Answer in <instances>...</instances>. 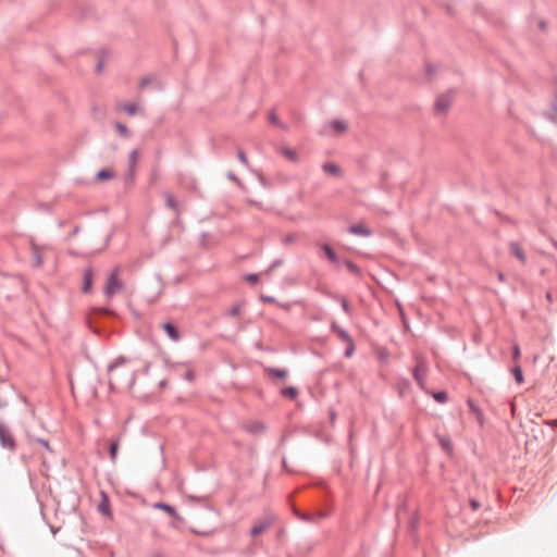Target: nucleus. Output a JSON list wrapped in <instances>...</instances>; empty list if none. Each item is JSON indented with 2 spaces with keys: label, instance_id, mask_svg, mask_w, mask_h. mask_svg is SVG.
Here are the masks:
<instances>
[{
  "label": "nucleus",
  "instance_id": "f257e3e1",
  "mask_svg": "<svg viewBox=\"0 0 557 557\" xmlns=\"http://www.w3.org/2000/svg\"><path fill=\"white\" fill-rule=\"evenodd\" d=\"M120 270V267L114 268L103 287V294L109 299L123 288V283L119 280Z\"/></svg>",
  "mask_w": 557,
  "mask_h": 557
},
{
  "label": "nucleus",
  "instance_id": "f03ea898",
  "mask_svg": "<svg viewBox=\"0 0 557 557\" xmlns=\"http://www.w3.org/2000/svg\"><path fill=\"white\" fill-rule=\"evenodd\" d=\"M0 445L4 449L15 450L16 443L10 430L0 422Z\"/></svg>",
  "mask_w": 557,
  "mask_h": 557
},
{
  "label": "nucleus",
  "instance_id": "7ed1b4c3",
  "mask_svg": "<svg viewBox=\"0 0 557 557\" xmlns=\"http://www.w3.org/2000/svg\"><path fill=\"white\" fill-rule=\"evenodd\" d=\"M454 101V94L451 91L440 95L435 101V109L438 113H445Z\"/></svg>",
  "mask_w": 557,
  "mask_h": 557
},
{
  "label": "nucleus",
  "instance_id": "20e7f679",
  "mask_svg": "<svg viewBox=\"0 0 557 557\" xmlns=\"http://www.w3.org/2000/svg\"><path fill=\"white\" fill-rule=\"evenodd\" d=\"M273 523V519L270 517H267L262 520H260L252 529L250 530L251 536H257L261 533H263L265 530H268Z\"/></svg>",
  "mask_w": 557,
  "mask_h": 557
},
{
  "label": "nucleus",
  "instance_id": "39448f33",
  "mask_svg": "<svg viewBox=\"0 0 557 557\" xmlns=\"http://www.w3.org/2000/svg\"><path fill=\"white\" fill-rule=\"evenodd\" d=\"M348 230L351 234L363 237L370 236L372 233L371 230L363 224L351 225Z\"/></svg>",
  "mask_w": 557,
  "mask_h": 557
},
{
  "label": "nucleus",
  "instance_id": "423d86ee",
  "mask_svg": "<svg viewBox=\"0 0 557 557\" xmlns=\"http://www.w3.org/2000/svg\"><path fill=\"white\" fill-rule=\"evenodd\" d=\"M92 281H94V272H92V269L88 268L84 271V283H83V288H82L84 293L90 292Z\"/></svg>",
  "mask_w": 557,
  "mask_h": 557
},
{
  "label": "nucleus",
  "instance_id": "0eeeda50",
  "mask_svg": "<svg viewBox=\"0 0 557 557\" xmlns=\"http://www.w3.org/2000/svg\"><path fill=\"white\" fill-rule=\"evenodd\" d=\"M162 329L172 341L177 342L180 339V333L172 323H163Z\"/></svg>",
  "mask_w": 557,
  "mask_h": 557
},
{
  "label": "nucleus",
  "instance_id": "6e6552de",
  "mask_svg": "<svg viewBox=\"0 0 557 557\" xmlns=\"http://www.w3.org/2000/svg\"><path fill=\"white\" fill-rule=\"evenodd\" d=\"M425 372H426V369H425L424 363L419 362L414 369V377L421 386H423V383H424Z\"/></svg>",
  "mask_w": 557,
  "mask_h": 557
},
{
  "label": "nucleus",
  "instance_id": "1a4fd4ad",
  "mask_svg": "<svg viewBox=\"0 0 557 557\" xmlns=\"http://www.w3.org/2000/svg\"><path fill=\"white\" fill-rule=\"evenodd\" d=\"M510 252L517 258L519 259L522 263L525 262V253L523 251V249L521 248V246L517 243H511L510 244Z\"/></svg>",
  "mask_w": 557,
  "mask_h": 557
},
{
  "label": "nucleus",
  "instance_id": "9d476101",
  "mask_svg": "<svg viewBox=\"0 0 557 557\" xmlns=\"http://www.w3.org/2000/svg\"><path fill=\"white\" fill-rule=\"evenodd\" d=\"M332 330L334 333L337 334V336L345 343H350L351 337L349 336V334L342 327H339L336 323H333L332 324Z\"/></svg>",
  "mask_w": 557,
  "mask_h": 557
},
{
  "label": "nucleus",
  "instance_id": "9b49d317",
  "mask_svg": "<svg viewBox=\"0 0 557 557\" xmlns=\"http://www.w3.org/2000/svg\"><path fill=\"white\" fill-rule=\"evenodd\" d=\"M125 362V359L123 357L117 358L112 364L109 366V373H110V382L115 379L116 370L120 366H122Z\"/></svg>",
  "mask_w": 557,
  "mask_h": 557
},
{
  "label": "nucleus",
  "instance_id": "f8f14e48",
  "mask_svg": "<svg viewBox=\"0 0 557 557\" xmlns=\"http://www.w3.org/2000/svg\"><path fill=\"white\" fill-rule=\"evenodd\" d=\"M137 159H138V151L137 150H133L131 153H129V157H128V163H129V170H128V175L131 177L134 176V172H135V166H136V163H137Z\"/></svg>",
  "mask_w": 557,
  "mask_h": 557
},
{
  "label": "nucleus",
  "instance_id": "ddd939ff",
  "mask_svg": "<svg viewBox=\"0 0 557 557\" xmlns=\"http://www.w3.org/2000/svg\"><path fill=\"white\" fill-rule=\"evenodd\" d=\"M331 127L336 133H344L347 129V123L345 121H343V120H334V121L331 122Z\"/></svg>",
  "mask_w": 557,
  "mask_h": 557
},
{
  "label": "nucleus",
  "instance_id": "4468645a",
  "mask_svg": "<svg viewBox=\"0 0 557 557\" xmlns=\"http://www.w3.org/2000/svg\"><path fill=\"white\" fill-rule=\"evenodd\" d=\"M121 109L128 115H135L138 112V104L136 102L123 103Z\"/></svg>",
  "mask_w": 557,
  "mask_h": 557
},
{
  "label": "nucleus",
  "instance_id": "2eb2a0df",
  "mask_svg": "<svg viewBox=\"0 0 557 557\" xmlns=\"http://www.w3.org/2000/svg\"><path fill=\"white\" fill-rule=\"evenodd\" d=\"M156 508H159V509H162L164 510L165 512H168L170 516L176 518L177 517V512L176 510L174 509V507L168 505V504H164V503H157L154 505Z\"/></svg>",
  "mask_w": 557,
  "mask_h": 557
},
{
  "label": "nucleus",
  "instance_id": "dca6fc26",
  "mask_svg": "<svg viewBox=\"0 0 557 557\" xmlns=\"http://www.w3.org/2000/svg\"><path fill=\"white\" fill-rule=\"evenodd\" d=\"M282 153H283V156L286 159H288V160H290L293 162H297L298 161L297 152L295 150L290 149V148H287V147L282 148Z\"/></svg>",
  "mask_w": 557,
  "mask_h": 557
},
{
  "label": "nucleus",
  "instance_id": "f3484780",
  "mask_svg": "<svg viewBox=\"0 0 557 557\" xmlns=\"http://www.w3.org/2000/svg\"><path fill=\"white\" fill-rule=\"evenodd\" d=\"M438 440H440V444H441L442 448L446 453L451 454L453 453V444H451L450 440L445 436H441Z\"/></svg>",
  "mask_w": 557,
  "mask_h": 557
},
{
  "label": "nucleus",
  "instance_id": "a211bd4d",
  "mask_svg": "<svg viewBox=\"0 0 557 557\" xmlns=\"http://www.w3.org/2000/svg\"><path fill=\"white\" fill-rule=\"evenodd\" d=\"M102 496H103V499L102 502L99 504L98 508H99V511L106 516H109L110 515V510H109V499L108 497L106 496V494L102 493Z\"/></svg>",
  "mask_w": 557,
  "mask_h": 557
},
{
  "label": "nucleus",
  "instance_id": "6ab92c4d",
  "mask_svg": "<svg viewBox=\"0 0 557 557\" xmlns=\"http://www.w3.org/2000/svg\"><path fill=\"white\" fill-rule=\"evenodd\" d=\"M323 170L331 174V175H338L339 174V168L334 163H324Z\"/></svg>",
  "mask_w": 557,
  "mask_h": 557
},
{
  "label": "nucleus",
  "instance_id": "aec40b11",
  "mask_svg": "<svg viewBox=\"0 0 557 557\" xmlns=\"http://www.w3.org/2000/svg\"><path fill=\"white\" fill-rule=\"evenodd\" d=\"M159 88L160 87V84L159 82L152 77V76H147V77H144L141 81H140V88H145L146 86H148L149 84H152Z\"/></svg>",
  "mask_w": 557,
  "mask_h": 557
},
{
  "label": "nucleus",
  "instance_id": "412c9836",
  "mask_svg": "<svg viewBox=\"0 0 557 557\" xmlns=\"http://www.w3.org/2000/svg\"><path fill=\"white\" fill-rule=\"evenodd\" d=\"M119 441H112L110 444V458L114 462L117 456Z\"/></svg>",
  "mask_w": 557,
  "mask_h": 557
},
{
  "label": "nucleus",
  "instance_id": "4be33fe9",
  "mask_svg": "<svg viewBox=\"0 0 557 557\" xmlns=\"http://www.w3.org/2000/svg\"><path fill=\"white\" fill-rule=\"evenodd\" d=\"M323 250L325 252V255L327 256V258L332 261V262H336L337 261V257L334 252V250L332 249V247L327 244L323 245Z\"/></svg>",
  "mask_w": 557,
  "mask_h": 557
},
{
  "label": "nucleus",
  "instance_id": "5701e85b",
  "mask_svg": "<svg viewBox=\"0 0 557 557\" xmlns=\"http://www.w3.org/2000/svg\"><path fill=\"white\" fill-rule=\"evenodd\" d=\"M298 392L295 387H285L283 391H282V395L285 396V397H288L290 399H294L296 398Z\"/></svg>",
  "mask_w": 557,
  "mask_h": 557
},
{
  "label": "nucleus",
  "instance_id": "b1692460",
  "mask_svg": "<svg viewBox=\"0 0 557 557\" xmlns=\"http://www.w3.org/2000/svg\"><path fill=\"white\" fill-rule=\"evenodd\" d=\"M512 373L515 375L516 381L519 384H522L524 382L523 373L520 366H516L512 370Z\"/></svg>",
  "mask_w": 557,
  "mask_h": 557
},
{
  "label": "nucleus",
  "instance_id": "393cba45",
  "mask_svg": "<svg viewBox=\"0 0 557 557\" xmlns=\"http://www.w3.org/2000/svg\"><path fill=\"white\" fill-rule=\"evenodd\" d=\"M469 406H470L471 411L475 414L478 421L482 424L483 423V414H482L481 410L472 401H469Z\"/></svg>",
  "mask_w": 557,
  "mask_h": 557
},
{
  "label": "nucleus",
  "instance_id": "a878e982",
  "mask_svg": "<svg viewBox=\"0 0 557 557\" xmlns=\"http://www.w3.org/2000/svg\"><path fill=\"white\" fill-rule=\"evenodd\" d=\"M469 406H470L471 411L475 414L478 421L482 424L483 423V414H482L481 410L472 401H469Z\"/></svg>",
  "mask_w": 557,
  "mask_h": 557
},
{
  "label": "nucleus",
  "instance_id": "bb28decb",
  "mask_svg": "<svg viewBox=\"0 0 557 557\" xmlns=\"http://www.w3.org/2000/svg\"><path fill=\"white\" fill-rule=\"evenodd\" d=\"M165 201H166V205H168L169 208H171L172 210H176L177 202H176L175 198L172 195L166 194L165 195Z\"/></svg>",
  "mask_w": 557,
  "mask_h": 557
},
{
  "label": "nucleus",
  "instance_id": "cd10ccee",
  "mask_svg": "<svg viewBox=\"0 0 557 557\" xmlns=\"http://www.w3.org/2000/svg\"><path fill=\"white\" fill-rule=\"evenodd\" d=\"M113 175V173L110 171V170H100L98 173H97V178L99 180H108V178H111Z\"/></svg>",
  "mask_w": 557,
  "mask_h": 557
},
{
  "label": "nucleus",
  "instance_id": "c85d7f7f",
  "mask_svg": "<svg viewBox=\"0 0 557 557\" xmlns=\"http://www.w3.org/2000/svg\"><path fill=\"white\" fill-rule=\"evenodd\" d=\"M270 373L275 376V377H280V379H283L286 376V371L283 370V369H276V368H272L269 370Z\"/></svg>",
  "mask_w": 557,
  "mask_h": 557
},
{
  "label": "nucleus",
  "instance_id": "c756f323",
  "mask_svg": "<svg viewBox=\"0 0 557 557\" xmlns=\"http://www.w3.org/2000/svg\"><path fill=\"white\" fill-rule=\"evenodd\" d=\"M346 344H347V347L345 350V357L349 358L352 356V354L355 351V345H354L352 341H350V343H346Z\"/></svg>",
  "mask_w": 557,
  "mask_h": 557
},
{
  "label": "nucleus",
  "instance_id": "7c9ffc66",
  "mask_svg": "<svg viewBox=\"0 0 557 557\" xmlns=\"http://www.w3.org/2000/svg\"><path fill=\"white\" fill-rule=\"evenodd\" d=\"M520 355H521V351H520V348L517 344L513 345L512 347V358L515 361H518L519 358H520Z\"/></svg>",
  "mask_w": 557,
  "mask_h": 557
},
{
  "label": "nucleus",
  "instance_id": "2f4dec72",
  "mask_svg": "<svg viewBox=\"0 0 557 557\" xmlns=\"http://www.w3.org/2000/svg\"><path fill=\"white\" fill-rule=\"evenodd\" d=\"M240 310H242V307L240 305H235L232 307V309L230 310V314L232 317H237L239 313H240Z\"/></svg>",
  "mask_w": 557,
  "mask_h": 557
},
{
  "label": "nucleus",
  "instance_id": "473e14b6",
  "mask_svg": "<svg viewBox=\"0 0 557 557\" xmlns=\"http://www.w3.org/2000/svg\"><path fill=\"white\" fill-rule=\"evenodd\" d=\"M237 157L239 159V161L244 164V165H248V159L245 154L244 151L239 150L238 153H237Z\"/></svg>",
  "mask_w": 557,
  "mask_h": 557
},
{
  "label": "nucleus",
  "instance_id": "72a5a7b5",
  "mask_svg": "<svg viewBox=\"0 0 557 557\" xmlns=\"http://www.w3.org/2000/svg\"><path fill=\"white\" fill-rule=\"evenodd\" d=\"M434 398H435L437 401L444 403V401H446L447 396H446V393H444V392H440V393L434 394Z\"/></svg>",
  "mask_w": 557,
  "mask_h": 557
},
{
  "label": "nucleus",
  "instance_id": "f704fd0d",
  "mask_svg": "<svg viewBox=\"0 0 557 557\" xmlns=\"http://www.w3.org/2000/svg\"><path fill=\"white\" fill-rule=\"evenodd\" d=\"M116 128L119 131V133L122 135V136H126L127 135V128L125 125L121 124V123H117L116 124Z\"/></svg>",
  "mask_w": 557,
  "mask_h": 557
},
{
  "label": "nucleus",
  "instance_id": "c9c22d12",
  "mask_svg": "<svg viewBox=\"0 0 557 557\" xmlns=\"http://www.w3.org/2000/svg\"><path fill=\"white\" fill-rule=\"evenodd\" d=\"M270 122L276 126H282V124L278 122L277 116L272 112L269 115Z\"/></svg>",
  "mask_w": 557,
  "mask_h": 557
},
{
  "label": "nucleus",
  "instance_id": "e433bc0d",
  "mask_svg": "<svg viewBox=\"0 0 557 557\" xmlns=\"http://www.w3.org/2000/svg\"><path fill=\"white\" fill-rule=\"evenodd\" d=\"M246 280L252 284H256L259 280L258 275L257 274H248L246 276Z\"/></svg>",
  "mask_w": 557,
  "mask_h": 557
},
{
  "label": "nucleus",
  "instance_id": "4c0bfd02",
  "mask_svg": "<svg viewBox=\"0 0 557 557\" xmlns=\"http://www.w3.org/2000/svg\"><path fill=\"white\" fill-rule=\"evenodd\" d=\"M437 71V67L435 65H431V64H428L426 65V74L428 75H433L434 73H436Z\"/></svg>",
  "mask_w": 557,
  "mask_h": 557
},
{
  "label": "nucleus",
  "instance_id": "58836bf2",
  "mask_svg": "<svg viewBox=\"0 0 557 557\" xmlns=\"http://www.w3.org/2000/svg\"><path fill=\"white\" fill-rule=\"evenodd\" d=\"M470 506H471V508H472L473 510H478V509L480 508V506H481V505H480V503H479L478 500H475V499H471V500H470Z\"/></svg>",
  "mask_w": 557,
  "mask_h": 557
},
{
  "label": "nucleus",
  "instance_id": "ea45409f",
  "mask_svg": "<svg viewBox=\"0 0 557 557\" xmlns=\"http://www.w3.org/2000/svg\"><path fill=\"white\" fill-rule=\"evenodd\" d=\"M342 308H343V310H344L346 313H349V305H348L347 300L342 299Z\"/></svg>",
  "mask_w": 557,
  "mask_h": 557
},
{
  "label": "nucleus",
  "instance_id": "a19ab883",
  "mask_svg": "<svg viewBox=\"0 0 557 557\" xmlns=\"http://www.w3.org/2000/svg\"><path fill=\"white\" fill-rule=\"evenodd\" d=\"M347 267H348V269H349V271H350V272H352V273H358V268H357L354 263L348 262V263H347Z\"/></svg>",
  "mask_w": 557,
  "mask_h": 557
},
{
  "label": "nucleus",
  "instance_id": "79ce46f5",
  "mask_svg": "<svg viewBox=\"0 0 557 557\" xmlns=\"http://www.w3.org/2000/svg\"><path fill=\"white\" fill-rule=\"evenodd\" d=\"M38 443H40L42 446H45L47 449H49V444L46 440H42V438H38L37 440Z\"/></svg>",
  "mask_w": 557,
  "mask_h": 557
},
{
  "label": "nucleus",
  "instance_id": "37998d69",
  "mask_svg": "<svg viewBox=\"0 0 557 557\" xmlns=\"http://www.w3.org/2000/svg\"><path fill=\"white\" fill-rule=\"evenodd\" d=\"M135 382V373L134 371L129 372V385H133Z\"/></svg>",
  "mask_w": 557,
  "mask_h": 557
},
{
  "label": "nucleus",
  "instance_id": "c03bdc74",
  "mask_svg": "<svg viewBox=\"0 0 557 557\" xmlns=\"http://www.w3.org/2000/svg\"><path fill=\"white\" fill-rule=\"evenodd\" d=\"M193 377H194L193 372H188V373L186 374V379H187V380L191 381V380H193Z\"/></svg>",
  "mask_w": 557,
  "mask_h": 557
},
{
  "label": "nucleus",
  "instance_id": "a18cd8bd",
  "mask_svg": "<svg viewBox=\"0 0 557 557\" xmlns=\"http://www.w3.org/2000/svg\"><path fill=\"white\" fill-rule=\"evenodd\" d=\"M150 557H162V555L159 552H154V553L151 554Z\"/></svg>",
  "mask_w": 557,
  "mask_h": 557
},
{
  "label": "nucleus",
  "instance_id": "49530a36",
  "mask_svg": "<svg viewBox=\"0 0 557 557\" xmlns=\"http://www.w3.org/2000/svg\"><path fill=\"white\" fill-rule=\"evenodd\" d=\"M36 260H37V265H41L42 260L39 256H36Z\"/></svg>",
  "mask_w": 557,
  "mask_h": 557
},
{
  "label": "nucleus",
  "instance_id": "de8ad7c7",
  "mask_svg": "<svg viewBox=\"0 0 557 557\" xmlns=\"http://www.w3.org/2000/svg\"><path fill=\"white\" fill-rule=\"evenodd\" d=\"M548 424L552 426H557V420H554V421L549 422Z\"/></svg>",
  "mask_w": 557,
  "mask_h": 557
},
{
  "label": "nucleus",
  "instance_id": "09e8293b",
  "mask_svg": "<svg viewBox=\"0 0 557 557\" xmlns=\"http://www.w3.org/2000/svg\"><path fill=\"white\" fill-rule=\"evenodd\" d=\"M230 180L236 181V176L234 174H228Z\"/></svg>",
  "mask_w": 557,
  "mask_h": 557
},
{
  "label": "nucleus",
  "instance_id": "8fccbe9b",
  "mask_svg": "<svg viewBox=\"0 0 557 557\" xmlns=\"http://www.w3.org/2000/svg\"><path fill=\"white\" fill-rule=\"evenodd\" d=\"M261 428H262V426H261V424H258V425H256V428L253 429V431H257V430H259V429H261Z\"/></svg>",
  "mask_w": 557,
  "mask_h": 557
},
{
  "label": "nucleus",
  "instance_id": "3c124183",
  "mask_svg": "<svg viewBox=\"0 0 557 557\" xmlns=\"http://www.w3.org/2000/svg\"><path fill=\"white\" fill-rule=\"evenodd\" d=\"M280 264V261H275L273 264H272V268L276 267Z\"/></svg>",
  "mask_w": 557,
  "mask_h": 557
},
{
  "label": "nucleus",
  "instance_id": "603ef678",
  "mask_svg": "<svg viewBox=\"0 0 557 557\" xmlns=\"http://www.w3.org/2000/svg\"><path fill=\"white\" fill-rule=\"evenodd\" d=\"M377 356H379L380 359H382L383 358V352L379 351Z\"/></svg>",
  "mask_w": 557,
  "mask_h": 557
},
{
  "label": "nucleus",
  "instance_id": "864d4df0",
  "mask_svg": "<svg viewBox=\"0 0 557 557\" xmlns=\"http://www.w3.org/2000/svg\"><path fill=\"white\" fill-rule=\"evenodd\" d=\"M498 277H499V280H500V281H503V280H504V275H503V273H499V274H498Z\"/></svg>",
  "mask_w": 557,
  "mask_h": 557
},
{
  "label": "nucleus",
  "instance_id": "5fc2aeb1",
  "mask_svg": "<svg viewBox=\"0 0 557 557\" xmlns=\"http://www.w3.org/2000/svg\"><path fill=\"white\" fill-rule=\"evenodd\" d=\"M263 299H264V300H267V301H270V300H271V298H270V297H264Z\"/></svg>",
  "mask_w": 557,
  "mask_h": 557
}]
</instances>
